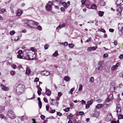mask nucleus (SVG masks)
Masks as SVG:
<instances>
[{"label": "nucleus", "instance_id": "obj_1", "mask_svg": "<svg viewBox=\"0 0 123 123\" xmlns=\"http://www.w3.org/2000/svg\"><path fill=\"white\" fill-rule=\"evenodd\" d=\"M116 4L117 5L116 7L118 8L116 10L117 11L118 13L117 15H120L122 11V9L120 7V6L123 4V0H117Z\"/></svg>", "mask_w": 123, "mask_h": 123}, {"label": "nucleus", "instance_id": "obj_2", "mask_svg": "<svg viewBox=\"0 0 123 123\" xmlns=\"http://www.w3.org/2000/svg\"><path fill=\"white\" fill-rule=\"evenodd\" d=\"M34 24L33 21L31 20H28L25 21L24 25L25 27L35 29L36 28L34 26Z\"/></svg>", "mask_w": 123, "mask_h": 123}, {"label": "nucleus", "instance_id": "obj_3", "mask_svg": "<svg viewBox=\"0 0 123 123\" xmlns=\"http://www.w3.org/2000/svg\"><path fill=\"white\" fill-rule=\"evenodd\" d=\"M24 88L22 85H18L16 89V92L18 94H20L23 91Z\"/></svg>", "mask_w": 123, "mask_h": 123}, {"label": "nucleus", "instance_id": "obj_4", "mask_svg": "<svg viewBox=\"0 0 123 123\" xmlns=\"http://www.w3.org/2000/svg\"><path fill=\"white\" fill-rule=\"evenodd\" d=\"M7 115L11 118L13 119L15 118V115L13 111L11 110H9L7 111Z\"/></svg>", "mask_w": 123, "mask_h": 123}, {"label": "nucleus", "instance_id": "obj_5", "mask_svg": "<svg viewBox=\"0 0 123 123\" xmlns=\"http://www.w3.org/2000/svg\"><path fill=\"white\" fill-rule=\"evenodd\" d=\"M113 97L112 94H111L108 97L106 98L105 101L106 102H108L111 101L113 99Z\"/></svg>", "mask_w": 123, "mask_h": 123}, {"label": "nucleus", "instance_id": "obj_6", "mask_svg": "<svg viewBox=\"0 0 123 123\" xmlns=\"http://www.w3.org/2000/svg\"><path fill=\"white\" fill-rule=\"evenodd\" d=\"M51 102H50V104L53 105H58L59 104V102H57L56 100L52 99L51 100Z\"/></svg>", "mask_w": 123, "mask_h": 123}, {"label": "nucleus", "instance_id": "obj_7", "mask_svg": "<svg viewBox=\"0 0 123 123\" xmlns=\"http://www.w3.org/2000/svg\"><path fill=\"white\" fill-rule=\"evenodd\" d=\"M1 86L2 90L4 91H6L9 90V88L8 87H7L2 84H1Z\"/></svg>", "mask_w": 123, "mask_h": 123}, {"label": "nucleus", "instance_id": "obj_8", "mask_svg": "<svg viewBox=\"0 0 123 123\" xmlns=\"http://www.w3.org/2000/svg\"><path fill=\"white\" fill-rule=\"evenodd\" d=\"M103 68L98 66V67L96 68L95 70V71L96 72L99 73L102 71Z\"/></svg>", "mask_w": 123, "mask_h": 123}, {"label": "nucleus", "instance_id": "obj_9", "mask_svg": "<svg viewBox=\"0 0 123 123\" xmlns=\"http://www.w3.org/2000/svg\"><path fill=\"white\" fill-rule=\"evenodd\" d=\"M41 74L42 75L47 76L49 75V72L44 71L42 72Z\"/></svg>", "mask_w": 123, "mask_h": 123}, {"label": "nucleus", "instance_id": "obj_10", "mask_svg": "<svg viewBox=\"0 0 123 123\" xmlns=\"http://www.w3.org/2000/svg\"><path fill=\"white\" fill-rule=\"evenodd\" d=\"M66 25V24L65 23H63V24L60 25L56 27V29L59 30L63 27H65Z\"/></svg>", "mask_w": 123, "mask_h": 123}, {"label": "nucleus", "instance_id": "obj_11", "mask_svg": "<svg viewBox=\"0 0 123 123\" xmlns=\"http://www.w3.org/2000/svg\"><path fill=\"white\" fill-rule=\"evenodd\" d=\"M119 66V64L118 62H117L115 65L112 67L111 68V70L113 71L115 70Z\"/></svg>", "mask_w": 123, "mask_h": 123}, {"label": "nucleus", "instance_id": "obj_12", "mask_svg": "<svg viewBox=\"0 0 123 123\" xmlns=\"http://www.w3.org/2000/svg\"><path fill=\"white\" fill-rule=\"evenodd\" d=\"M51 5L47 4L45 6L46 8L47 11H51L52 10L51 8Z\"/></svg>", "mask_w": 123, "mask_h": 123}, {"label": "nucleus", "instance_id": "obj_13", "mask_svg": "<svg viewBox=\"0 0 123 123\" xmlns=\"http://www.w3.org/2000/svg\"><path fill=\"white\" fill-rule=\"evenodd\" d=\"M45 93L48 96H50L51 94V92L47 88H46Z\"/></svg>", "mask_w": 123, "mask_h": 123}, {"label": "nucleus", "instance_id": "obj_14", "mask_svg": "<svg viewBox=\"0 0 123 123\" xmlns=\"http://www.w3.org/2000/svg\"><path fill=\"white\" fill-rule=\"evenodd\" d=\"M99 115V112L98 111H95L94 113L93 114V116L95 117H98Z\"/></svg>", "mask_w": 123, "mask_h": 123}, {"label": "nucleus", "instance_id": "obj_15", "mask_svg": "<svg viewBox=\"0 0 123 123\" xmlns=\"http://www.w3.org/2000/svg\"><path fill=\"white\" fill-rule=\"evenodd\" d=\"M98 66L103 68L104 66L103 62L102 61L99 62L98 63Z\"/></svg>", "mask_w": 123, "mask_h": 123}, {"label": "nucleus", "instance_id": "obj_16", "mask_svg": "<svg viewBox=\"0 0 123 123\" xmlns=\"http://www.w3.org/2000/svg\"><path fill=\"white\" fill-rule=\"evenodd\" d=\"M31 71L30 69L28 68H27L26 71V74H29L31 73Z\"/></svg>", "mask_w": 123, "mask_h": 123}, {"label": "nucleus", "instance_id": "obj_17", "mask_svg": "<svg viewBox=\"0 0 123 123\" xmlns=\"http://www.w3.org/2000/svg\"><path fill=\"white\" fill-rule=\"evenodd\" d=\"M17 16H19L21 15L22 13V11L21 10H18L17 12Z\"/></svg>", "mask_w": 123, "mask_h": 123}, {"label": "nucleus", "instance_id": "obj_18", "mask_svg": "<svg viewBox=\"0 0 123 123\" xmlns=\"http://www.w3.org/2000/svg\"><path fill=\"white\" fill-rule=\"evenodd\" d=\"M115 90V87L113 86H111L110 91L111 92H113Z\"/></svg>", "mask_w": 123, "mask_h": 123}, {"label": "nucleus", "instance_id": "obj_19", "mask_svg": "<svg viewBox=\"0 0 123 123\" xmlns=\"http://www.w3.org/2000/svg\"><path fill=\"white\" fill-rule=\"evenodd\" d=\"M121 24H122V25H123V23H119L118 24V29L119 30H120L122 31V30H123V26L122 27V28H120V25H121Z\"/></svg>", "mask_w": 123, "mask_h": 123}, {"label": "nucleus", "instance_id": "obj_20", "mask_svg": "<svg viewBox=\"0 0 123 123\" xmlns=\"http://www.w3.org/2000/svg\"><path fill=\"white\" fill-rule=\"evenodd\" d=\"M24 58L26 59L29 60H30L31 59L29 57V55H27L25 56H24Z\"/></svg>", "mask_w": 123, "mask_h": 123}, {"label": "nucleus", "instance_id": "obj_21", "mask_svg": "<svg viewBox=\"0 0 123 123\" xmlns=\"http://www.w3.org/2000/svg\"><path fill=\"white\" fill-rule=\"evenodd\" d=\"M99 3L100 5L102 6H105V2L103 0H100Z\"/></svg>", "mask_w": 123, "mask_h": 123}, {"label": "nucleus", "instance_id": "obj_22", "mask_svg": "<svg viewBox=\"0 0 123 123\" xmlns=\"http://www.w3.org/2000/svg\"><path fill=\"white\" fill-rule=\"evenodd\" d=\"M93 100L92 99H91L90 100H88L87 102V103L88 104L90 105H91L93 103Z\"/></svg>", "mask_w": 123, "mask_h": 123}, {"label": "nucleus", "instance_id": "obj_23", "mask_svg": "<svg viewBox=\"0 0 123 123\" xmlns=\"http://www.w3.org/2000/svg\"><path fill=\"white\" fill-rule=\"evenodd\" d=\"M103 105L102 104H98L96 106V108L97 109H98L100 108Z\"/></svg>", "mask_w": 123, "mask_h": 123}, {"label": "nucleus", "instance_id": "obj_24", "mask_svg": "<svg viewBox=\"0 0 123 123\" xmlns=\"http://www.w3.org/2000/svg\"><path fill=\"white\" fill-rule=\"evenodd\" d=\"M104 13V12L103 11H99V12L98 15L101 17L102 16Z\"/></svg>", "mask_w": 123, "mask_h": 123}, {"label": "nucleus", "instance_id": "obj_25", "mask_svg": "<svg viewBox=\"0 0 123 123\" xmlns=\"http://www.w3.org/2000/svg\"><path fill=\"white\" fill-rule=\"evenodd\" d=\"M62 5L63 6H64V7L66 8H67L68 7V6L67 3H66V2H63L62 3Z\"/></svg>", "mask_w": 123, "mask_h": 123}, {"label": "nucleus", "instance_id": "obj_26", "mask_svg": "<svg viewBox=\"0 0 123 123\" xmlns=\"http://www.w3.org/2000/svg\"><path fill=\"white\" fill-rule=\"evenodd\" d=\"M74 88H72L69 91L68 93L69 94H73V92L74 91Z\"/></svg>", "mask_w": 123, "mask_h": 123}, {"label": "nucleus", "instance_id": "obj_27", "mask_svg": "<svg viewBox=\"0 0 123 123\" xmlns=\"http://www.w3.org/2000/svg\"><path fill=\"white\" fill-rule=\"evenodd\" d=\"M64 79L66 81H68L70 80V78L68 76H65L64 78Z\"/></svg>", "mask_w": 123, "mask_h": 123}, {"label": "nucleus", "instance_id": "obj_28", "mask_svg": "<svg viewBox=\"0 0 123 123\" xmlns=\"http://www.w3.org/2000/svg\"><path fill=\"white\" fill-rule=\"evenodd\" d=\"M84 114V112L83 111H80L78 114H76V115L78 116L79 115H82Z\"/></svg>", "mask_w": 123, "mask_h": 123}, {"label": "nucleus", "instance_id": "obj_29", "mask_svg": "<svg viewBox=\"0 0 123 123\" xmlns=\"http://www.w3.org/2000/svg\"><path fill=\"white\" fill-rule=\"evenodd\" d=\"M91 7V8H92V9H96L97 8L96 5L94 4H93V5Z\"/></svg>", "mask_w": 123, "mask_h": 123}, {"label": "nucleus", "instance_id": "obj_30", "mask_svg": "<svg viewBox=\"0 0 123 123\" xmlns=\"http://www.w3.org/2000/svg\"><path fill=\"white\" fill-rule=\"evenodd\" d=\"M58 55V51H56L55 53L53 54V55L55 57H56Z\"/></svg>", "mask_w": 123, "mask_h": 123}, {"label": "nucleus", "instance_id": "obj_31", "mask_svg": "<svg viewBox=\"0 0 123 123\" xmlns=\"http://www.w3.org/2000/svg\"><path fill=\"white\" fill-rule=\"evenodd\" d=\"M89 81L91 82V83H92L94 81V78L93 77H91L89 80Z\"/></svg>", "mask_w": 123, "mask_h": 123}, {"label": "nucleus", "instance_id": "obj_32", "mask_svg": "<svg viewBox=\"0 0 123 123\" xmlns=\"http://www.w3.org/2000/svg\"><path fill=\"white\" fill-rule=\"evenodd\" d=\"M118 118L119 119H123V115L119 114L118 116Z\"/></svg>", "mask_w": 123, "mask_h": 123}, {"label": "nucleus", "instance_id": "obj_33", "mask_svg": "<svg viewBox=\"0 0 123 123\" xmlns=\"http://www.w3.org/2000/svg\"><path fill=\"white\" fill-rule=\"evenodd\" d=\"M79 88L78 89V91H81L82 90L83 86L81 84H80L79 85Z\"/></svg>", "mask_w": 123, "mask_h": 123}, {"label": "nucleus", "instance_id": "obj_34", "mask_svg": "<svg viewBox=\"0 0 123 123\" xmlns=\"http://www.w3.org/2000/svg\"><path fill=\"white\" fill-rule=\"evenodd\" d=\"M72 117V116L71 114L68 115L67 116V118L69 119H71Z\"/></svg>", "mask_w": 123, "mask_h": 123}, {"label": "nucleus", "instance_id": "obj_35", "mask_svg": "<svg viewBox=\"0 0 123 123\" xmlns=\"http://www.w3.org/2000/svg\"><path fill=\"white\" fill-rule=\"evenodd\" d=\"M110 106V104H105L104 105H103V107H106L107 108V107H109Z\"/></svg>", "mask_w": 123, "mask_h": 123}, {"label": "nucleus", "instance_id": "obj_36", "mask_svg": "<svg viewBox=\"0 0 123 123\" xmlns=\"http://www.w3.org/2000/svg\"><path fill=\"white\" fill-rule=\"evenodd\" d=\"M49 46V45L48 44H45L44 46V48L45 49H48Z\"/></svg>", "mask_w": 123, "mask_h": 123}, {"label": "nucleus", "instance_id": "obj_37", "mask_svg": "<svg viewBox=\"0 0 123 123\" xmlns=\"http://www.w3.org/2000/svg\"><path fill=\"white\" fill-rule=\"evenodd\" d=\"M97 47H98L97 45H96L95 46L91 47L92 50H95L97 48Z\"/></svg>", "mask_w": 123, "mask_h": 123}, {"label": "nucleus", "instance_id": "obj_38", "mask_svg": "<svg viewBox=\"0 0 123 123\" xmlns=\"http://www.w3.org/2000/svg\"><path fill=\"white\" fill-rule=\"evenodd\" d=\"M38 105L39 107V109H40L42 106V103L41 101L38 102Z\"/></svg>", "mask_w": 123, "mask_h": 123}, {"label": "nucleus", "instance_id": "obj_39", "mask_svg": "<svg viewBox=\"0 0 123 123\" xmlns=\"http://www.w3.org/2000/svg\"><path fill=\"white\" fill-rule=\"evenodd\" d=\"M15 32L13 30L11 31L10 32V34L11 35H12L15 34Z\"/></svg>", "mask_w": 123, "mask_h": 123}, {"label": "nucleus", "instance_id": "obj_40", "mask_svg": "<svg viewBox=\"0 0 123 123\" xmlns=\"http://www.w3.org/2000/svg\"><path fill=\"white\" fill-rule=\"evenodd\" d=\"M53 1L54 2H58L59 4H61L62 3L61 0H53Z\"/></svg>", "mask_w": 123, "mask_h": 123}, {"label": "nucleus", "instance_id": "obj_41", "mask_svg": "<svg viewBox=\"0 0 123 123\" xmlns=\"http://www.w3.org/2000/svg\"><path fill=\"white\" fill-rule=\"evenodd\" d=\"M17 57L20 59H24L23 58V56L20 55H17Z\"/></svg>", "mask_w": 123, "mask_h": 123}, {"label": "nucleus", "instance_id": "obj_42", "mask_svg": "<svg viewBox=\"0 0 123 123\" xmlns=\"http://www.w3.org/2000/svg\"><path fill=\"white\" fill-rule=\"evenodd\" d=\"M70 109V108L69 107L66 108L64 110V111L67 112L69 111Z\"/></svg>", "mask_w": 123, "mask_h": 123}, {"label": "nucleus", "instance_id": "obj_43", "mask_svg": "<svg viewBox=\"0 0 123 123\" xmlns=\"http://www.w3.org/2000/svg\"><path fill=\"white\" fill-rule=\"evenodd\" d=\"M37 29L40 31H41L42 30V28L40 25H39L37 27Z\"/></svg>", "mask_w": 123, "mask_h": 123}, {"label": "nucleus", "instance_id": "obj_44", "mask_svg": "<svg viewBox=\"0 0 123 123\" xmlns=\"http://www.w3.org/2000/svg\"><path fill=\"white\" fill-rule=\"evenodd\" d=\"M73 46L74 45L72 43H70L68 44V47L69 48H72L73 47Z\"/></svg>", "mask_w": 123, "mask_h": 123}, {"label": "nucleus", "instance_id": "obj_45", "mask_svg": "<svg viewBox=\"0 0 123 123\" xmlns=\"http://www.w3.org/2000/svg\"><path fill=\"white\" fill-rule=\"evenodd\" d=\"M10 73L12 75H14L15 74V72L13 71H11L10 72Z\"/></svg>", "mask_w": 123, "mask_h": 123}, {"label": "nucleus", "instance_id": "obj_46", "mask_svg": "<svg viewBox=\"0 0 123 123\" xmlns=\"http://www.w3.org/2000/svg\"><path fill=\"white\" fill-rule=\"evenodd\" d=\"M0 118L4 119L6 118V117L2 114H1L0 115Z\"/></svg>", "mask_w": 123, "mask_h": 123}, {"label": "nucleus", "instance_id": "obj_47", "mask_svg": "<svg viewBox=\"0 0 123 123\" xmlns=\"http://www.w3.org/2000/svg\"><path fill=\"white\" fill-rule=\"evenodd\" d=\"M92 50L91 47H89L87 48V51H90Z\"/></svg>", "mask_w": 123, "mask_h": 123}, {"label": "nucleus", "instance_id": "obj_48", "mask_svg": "<svg viewBox=\"0 0 123 123\" xmlns=\"http://www.w3.org/2000/svg\"><path fill=\"white\" fill-rule=\"evenodd\" d=\"M11 66L12 68L14 69L16 68V66L15 64H13L11 65Z\"/></svg>", "mask_w": 123, "mask_h": 123}, {"label": "nucleus", "instance_id": "obj_49", "mask_svg": "<svg viewBox=\"0 0 123 123\" xmlns=\"http://www.w3.org/2000/svg\"><path fill=\"white\" fill-rule=\"evenodd\" d=\"M100 30L99 31L102 32L103 33H105V30L103 29H99L98 30L99 31L100 30Z\"/></svg>", "mask_w": 123, "mask_h": 123}, {"label": "nucleus", "instance_id": "obj_50", "mask_svg": "<svg viewBox=\"0 0 123 123\" xmlns=\"http://www.w3.org/2000/svg\"><path fill=\"white\" fill-rule=\"evenodd\" d=\"M103 100L101 99H98L96 100V101L98 103H100Z\"/></svg>", "mask_w": 123, "mask_h": 123}, {"label": "nucleus", "instance_id": "obj_51", "mask_svg": "<svg viewBox=\"0 0 123 123\" xmlns=\"http://www.w3.org/2000/svg\"><path fill=\"white\" fill-rule=\"evenodd\" d=\"M37 88L38 89V90H39L41 91H42V89L41 87L39 86V85H37Z\"/></svg>", "mask_w": 123, "mask_h": 123}, {"label": "nucleus", "instance_id": "obj_52", "mask_svg": "<svg viewBox=\"0 0 123 123\" xmlns=\"http://www.w3.org/2000/svg\"><path fill=\"white\" fill-rule=\"evenodd\" d=\"M61 11L63 12H64L65 11V9L63 7H61Z\"/></svg>", "mask_w": 123, "mask_h": 123}, {"label": "nucleus", "instance_id": "obj_53", "mask_svg": "<svg viewBox=\"0 0 123 123\" xmlns=\"http://www.w3.org/2000/svg\"><path fill=\"white\" fill-rule=\"evenodd\" d=\"M116 110L117 114L119 112H120L119 113H120L121 111L120 108V109H117Z\"/></svg>", "mask_w": 123, "mask_h": 123}, {"label": "nucleus", "instance_id": "obj_54", "mask_svg": "<svg viewBox=\"0 0 123 123\" xmlns=\"http://www.w3.org/2000/svg\"><path fill=\"white\" fill-rule=\"evenodd\" d=\"M22 50H19L18 52V53L19 54V55H20L21 54H22Z\"/></svg>", "mask_w": 123, "mask_h": 123}, {"label": "nucleus", "instance_id": "obj_55", "mask_svg": "<svg viewBox=\"0 0 123 123\" xmlns=\"http://www.w3.org/2000/svg\"><path fill=\"white\" fill-rule=\"evenodd\" d=\"M120 106L119 105H117V107L116 108V110L117 109H118L120 108Z\"/></svg>", "mask_w": 123, "mask_h": 123}, {"label": "nucleus", "instance_id": "obj_56", "mask_svg": "<svg viewBox=\"0 0 123 123\" xmlns=\"http://www.w3.org/2000/svg\"><path fill=\"white\" fill-rule=\"evenodd\" d=\"M119 58L122 59L123 58V55L121 54L120 55L119 57Z\"/></svg>", "mask_w": 123, "mask_h": 123}, {"label": "nucleus", "instance_id": "obj_57", "mask_svg": "<svg viewBox=\"0 0 123 123\" xmlns=\"http://www.w3.org/2000/svg\"><path fill=\"white\" fill-rule=\"evenodd\" d=\"M40 117L43 120L45 118V116L43 115H41L40 116Z\"/></svg>", "mask_w": 123, "mask_h": 123}, {"label": "nucleus", "instance_id": "obj_58", "mask_svg": "<svg viewBox=\"0 0 123 123\" xmlns=\"http://www.w3.org/2000/svg\"><path fill=\"white\" fill-rule=\"evenodd\" d=\"M108 55L107 53H105L103 55V57L104 58L107 57L108 56Z\"/></svg>", "mask_w": 123, "mask_h": 123}, {"label": "nucleus", "instance_id": "obj_59", "mask_svg": "<svg viewBox=\"0 0 123 123\" xmlns=\"http://www.w3.org/2000/svg\"><path fill=\"white\" fill-rule=\"evenodd\" d=\"M44 101L46 103L48 102V100L46 98H44L43 99Z\"/></svg>", "mask_w": 123, "mask_h": 123}, {"label": "nucleus", "instance_id": "obj_60", "mask_svg": "<svg viewBox=\"0 0 123 123\" xmlns=\"http://www.w3.org/2000/svg\"><path fill=\"white\" fill-rule=\"evenodd\" d=\"M119 31L118 32V33L120 35H122L123 34V32H122V31L120 30H119Z\"/></svg>", "mask_w": 123, "mask_h": 123}, {"label": "nucleus", "instance_id": "obj_61", "mask_svg": "<svg viewBox=\"0 0 123 123\" xmlns=\"http://www.w3.org/2000/svg\"><path fill=\"white\" fill-rule=\"evenodd\" d=\"M114 43L115 45H117L118 44V42L117 40H115L114 42Z\"/></svg>", "mask_w": 123, "mask_h": 123}, {"label": "nucleus", "instance_id": "obj_62", "mask_svg": "<svg viewBox=\"0 0 123 123\" xmlns=\"http://www.w3.org/2000/svg\"><path fill=\"white\" fill-rule=\"evenodd\" d=\"M41 91H40L39 90H38L37 92L38 94L39 95H40L41 94Z\"/></svg>", "mask_w": 123, "mask_h": 123}, {"label": "nucleus", "instance_id": "obj_63", "mask_svg": "<svg viewBox=\"0 0 123 123\" xmlns=\"http://www.w3.org/2000/svg\"><path fill=\"white\" fill-rule=\"evenodd\" d=\"M91 40V37H89V38L87 39L86 41V42H88L90 41Z\"/></svg>", "mask_w": 123, "mask_h": 123}, {"label": "nucleus", "instance_id": "obj_64", "mask_svg": "<svg viewBox=\"0 0 123 123\" xmlns=\"http://www.w3.org/2000/svg\"><path fill=\"white\" fill-rule=\"evenodd\" d=\"M64 45L65 46H67L68 45V44L67 42H65L64 43Z\"/></svg>", "mask_w": 123, "mask_h": 123}]
</instances>
